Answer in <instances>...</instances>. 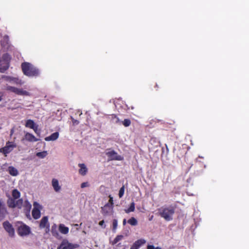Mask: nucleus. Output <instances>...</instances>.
<instances>
[{"label":"nucleus","mask_w":249,"mask_h":249,"mask_svg":"<svg viewBox=\"0 0 249 249\" xmlns=\"http://www.w3.org/2000/svg\"><path fill=\"white\" fill-rule=\"evenodd\" d=\"M22 71L24 75L28 77L39 76V70L30 63L24 62L21 65Z\"/></svg>","instance_id":"f257e3e1"},{"label":"nucleus","mask_w":249,"mask_h":249,"mask_svg":"<svg viewBox=\"0 0 249 249\" xmlns=\"http://www.w3.org/2000/svg\"><path fill=\"white\" fill-rule=\"evenodd\" d=\"M175 213V208L172 207L163 208L160 212V215L166 221H169L173 219V215Z\"/></svg>","instance_id":"f03ea898"},{"label":"nucleus","mask_w":249,"mask_h":249,"mask_svg":"<svg viewBox=\"0 0 249 249\" xmlns=\"http://www.w3.org/2000/svg\"><path fill=\"white\" fill-rule=\"evenodd\" d=\"M20 225L18 226L17 229V232L20 236H25L28 235L31 233L30 228L23 223L22 222H18Z\"/></svg>","instance_id":"7ed1b4c3"},{"label":"nucleus","mask_w":249,"mask_h":249,"mask_svg":"<svg viewBox=\"0 0 249 249\" xmlns=\"http://www.w3.org/2000/svg\"><path fill=\"white\" fill-rule=\"evenodd\" d=\"M16 147H17V144L14 142L8 141L6 142L4 147L0 148V152L6 157L7 154L10 153Z\"/></svg>","instance_id":"20e7f679"},{"label":"nucleus","mask_w":249,"mask_h":249,"mask_svg":"<svg viewBox=\"0 0 249 249\" xmlns=\"http://www.w3.org/2000/svg\"><path fill=\"white\" fill-rule=\"evenodd\" d=\"M6 90L10 91L17 95L22 96H30V93L29 92L23 90L22 89H18L12 86H7Z\"/></svg>","instance_id":"39448f33"},{"label":"nucleus","mask_w":249,"mask_h":249,"mask_svg":"<svg viewBox=\"0 0 249 249\" xmlns=\"http://www.w3.org/2000/svg\"><path fill=\"white\" fill-rule=\"evenodd\" d=\"M77 247L76 244H73L70 243L67 239L62 240L60 245L58 246L57 249H74Z\"/></svg>","instance_id":"423d86ee"},{"label":"nucleus","mask_w":249,"mask_h":249,"mask_svg":"<svg viewBox=\"0 0 249 249\" xmlns=\"http://www.w3.org/2000/svg\"><path fill=\"white\" fill-rule=\"evenodd\" d=\"M3 227L4 230L8 233L10 237H14L15 235V230L12 225L8 221H4L3 224Z\"/></svg>","instance_id":"0eeeda50"},{"label":"nucleus","mask_w":249,"mask_h":249,"mask_svg":"<svg viewBox=\"0 0 249 249\" xmlns=\"http://www.w3.org/2000/svg\"><path fill=\"white\" fill-rule=\"evenodd\" d=\"M34 208L32 211V216L35 219H37L40 217L41 206L36 202H35L33 204Z\"/></svg>","instance_id":"6e6552de"},{"label":"nucleus","mask_w":249,"mask_h":249,"mask_svg":"<svg viewBox=\"0 0 249 249\" xmlns=\"http://www.w3.org/2000/svg\"><path fill=\"white\" fill-rule=\"evenodd\" d=\"M106 155L111 160H122L123 159V158L121 156L118 155L117 153L114 150H110L107 152Z\"/></svg>","instance_id":"1a4fd4ad"},{"label":"nucleus","mask_w":249,"mask_h":249,"mask_svg":"<svg viewBox=\"0 0 249 249\" xmlns=\"http://www.w3.org/2000/svg\"><path fill=\"white\" fill-rule=\"evenodd\" d=\"M113 207L110 206L107 204H106L103 207H101V213L104 215H108L112 214L113 213Z\"/></svg>","instance_id":"9d476101"},{"label":"nucleus","mask_w":249,"mask_h":249,"mask_svg":"<svg viewBox=\"0 0 249 249\" xmlns=\"http://www.w3.org/2000/svg\"><path fill=\"white\" fill-rule=\"evenodd\" d=\"M7 212L4 206V204L1 200H0V221L2 220Z\"/></svg>","instance_id":"9b49d317"},{"label":"nucleus","mask_w":249,"mask_h":249,"mask_svg":"<svg viewBox=\"0 0 249 249\" xmlns=\"http://www.w3.org/2000/svg\"><path fill=\"white\" fill-rule=\"evenodd\" d=\"M78 166L80 167L79 170V174L84 176L88 172V168L84 163H79Z\"/></svg>","instance_id":"f8f14e48"},{"label":"nucleus","mask_w":249,"mask_h":249,"mask_svg":"<svg viewBox=\"0 0 249 249\" xmlns=\"http://www.w3.org/2000/svg\"><path fill=\"white\" fill-rule=\"evenodd\" d=\"M46 227H49V224L48 223V218L47 216H44L42 217L40 222L39 227L41 229H43Z\"/></svg>","instance_id":"ddd939ff"},{"label":"nucleus","mask_w":249,"mask_h":249,"mask_svg":"<svg viewBox=\"0 0 249 249\" xmlns=\"http://www.w3.org/2000/svg\"><path fill=\"white\" fill-rule=\"evenodd\" d=\"M24 139L26 141L30 142H36L38 141V139L36 138L32 134L29 132H27L25 134Z\"/></svg>","instance_id":"4468645a"},{"label":"nucleus","mask_w":249,"mask_h":249,"mask_svg":"<svg viewBox=\"0 0 249 249\" xmlns=\"http://www.w3.org/2000/svg\"><path fill=\"white\" fill-rule=\"evenodd\" d=\"M52 186L54 190L56 192H59L61 189V186L59 185V182L57 179L53 178L52 181Z\"/></svg>","instance_id":"2eb2a0df"},{"label":"nucleus","mask_w":249,"mask_h":249,"mask_svg":"<svg viewBox=\"0 0 249 249\" xmlns=\"http://www.w3.org/2000/svg\"><path fill=\"white\" fill-rule=\"evenodd\" d=\"M59 137V133L55 132L52 133L50 136L47 137L45 138L46 141H55L58 139Z\"/></svg>","instance_id":"dca6fc26"},{"label":"nucleus","mask_w":249,"mask_h":249,"mask_svg":"<svg viewBox=\"0 0 249 249\" xmlns=\"http://www.w3.org/2000/svg\"><path fill=\"white\" fill-rule=\"evenodd\" d=\"M9 68L8 64L4 61L0 60V72L1 73L4 72Z\"/></svg>","instance_id":"f3484780"},{"label":"nucleus","mask_w":249,"mask_h":249,"mask_svg":"<svg viewBox=\"0 0 249 249\" xmlns=\"http://www.w3.org/2000/svg\"><path fill=\"white\" fill-rule=\"evenodd\" d=\"M59 231L64 234H66L69 232V228L65 226L63 224H60L59 226Z\"/></svg>","instance_id":"a211bd4d"},{"label":"nucleus","mask_w":249,"mask_h":249,"mask_svg":"<svg viewBox=\"0 0 249 249\" xmlns=\"http://www.w3.org/2000/svg\"><path fill=\"white\" fill-rule=\"evenodd\" d=\"M9 173L13 176H16L18 175V170L13 166H9L8 168Z\"/></svg>","instance_id":"6ab92c4d"},{"label":"nucleus","mask_w":249,"mask_h":249,"mask_svg":"<svg viewBox=\"0 0 249 249\" xmlns=\"http://www.w3.org/2000/svg\"><path fill=\"white\" fill-rule=\"evenodd\" d=\"M109 119L113 123L118 124L121 122L119 118L115 114L110 115Z\"/></svg>","instance_id":"aec40b11"},{"label":"nucleus","mask_w":249,"mask_h":249,"mask_svg":"<svg viewBox=\"0 0 249 249\" xmlns=\"http://www.w3.org/2000/svg\"><path fill=\"white\" fill-rule=\"evenodd\" d=\"M16 201L12 198H9L7 201V205L9 208H14L16 207Z\"/></svg>","instance_id":"412c9836"},{"label":"nucleus","mask_w":249,"mask_h":249,"mask_svg":"<svg viewBox=\"0 0 249 249\" xmlns=\"http://www.w3.org/2000/svg\"><path fill=\"white\" fill-rule=\"evenodd\" d=\"M12 198L17 199L20 197V193L17 189H14L12 192Z\"/></svg>","instance_id":"4be33fe9"},{"label":"nucleus","mask_w":249,"mask_h":249,"mask_svg":"<svg viewBox=\"0 0 249 249\" xmlns=\"http://www.w3.org/2000/svg\"><path fill=\"white\" fill-rule=\"evenodd\" d=\"M35 125H36V124H35V122H34V121H33L32 120H31V119L28 120L26 121V124H25V126L26 127H29L31 129L34 128V126Z\"/></svg>","instance_id":"5701e85b"},{"label":"nucleus","mask_w":249,"mask_h":249,"mask_svg":"<svg viewBox=\"0 0 249 249\" xmlns=\"http://www.w3.org/2000/svg\"><path fill=\"white\" fill-rule=\"evenodd\" d=\"M23 207L24 211H25L27 212H29L31 209L32 205L28 202V201L26 200L25 201L24 203L23 204Z\"/></svg>","instance_id":"b1692460"},{"label":"nucleus","mask_w":249,"mask_h":249,"mask_svg":"<svg viewBox=\"0 0 249 249\" xmlns=\"http://www.w3.org/2000/svg\"><path fill=\"white\" fill-rule=\"evenodd\" d=\"M135 204L134 202L131 203L130 205L127 209H125L124 211L126 213H128L130 212H133L135 210Z\"/></svg>","instance_id":"393cba45"},{"label":"nucleus","mask_w":249,"mask_h":249,"mask_svg":"<svg viewBox=\"0 0 249 249\" xmlns=\"http://www.w3.org/2000/svg\"><path fill=\"white\" fill-rule=\"evenodd\" d=\"M127 223L131 226H136L138 225V221L134 217H131L128 220Z\"/></svg>","instance_id":"a878e982"},{"label":"nucleus","mask_w":249,"mask_h":249,"mask_svg":"<svg viewBox=\"0 0 249 249\" xmlns=\"http://www.w3.org/2000/svg\"><path fill=\"white\" fill-rule=\"evenodd\" d=\"M146 241L144 239H139L136 241L134 244L136 245L138 248H139L142 245L145 243Z\"/></svg>","instance_id":"bb28decb"},{"label":"nucleus","mask_w":249,"mask_h":249,"mask_svg":"<svg viewBox=\"0 0 249 249\" xmlns=\"http://www.w3.org/2000/svg\"><path fill=\"white\" fill-rule=\"evenodd\" d=\"M124 238L123 235H118L114 238L113 241H112V244L115 245L117 244L119 241L121 240Z\"/></svg>","instance_id":"cd10ccee"},{"label":"nucleus","mask_w":249,"mask_h":249,"mask_svg":"<svg viewBox=\"0 0 249 249\" xmlns=\"http://www.w3.org/2000/svg\"><path fill=\"white\" fill-rule=\"evenodd\" d=\"M23 199H19L18 200L16 201L15 204L16 205V207H18V209H21L23 206Z\"/></svg>","instance_id":"c85d7f7f"},{"label":"nucleus","mask_w":249,"mask_h":249,"mask_svg":"<svg viewBox=\"0 0 249 249\" xmlns=\"http://www.w3.org/2000/svg\"><path fill=\"white\" fill-rule=\"evenodd\" d=\"M121 123L125 127H128L131 124V121L128 119H125L123 121H122Z\"/></svg>","instance_id":"c756f323"},{"label":"nucleus","mask_w":249,"mask_h":249,"mask_svg":"<svg viewBox=\"0 0 249 249\" xmlns=\"http://www.w3.org/2000/svg\"><path fill=\"white\" fill-rule=\"evenodd\" d=\"M118 226V221L117 219H114L112 221V231L114 232L116 231Z\"/></svg>","instance_id":"7c9ffc66"},{"label":"nucleus","mask_w":249,"mask_h":249,"mask_svg":"<svg viewBox=\"0 0 249 249\" xmlns=\"http://www.w3.org/2000/svg\"><path fill=\"white\" fill-rule=\"evenodd\" d=\"M47 155V153L46 151H43V152H38L37 154H36V156L38 157H40V158H43L44 157H45Z\"/></svg>","instance_id":"2f4dec72"},{"label":"nucleus","mask_w":249,"mask_h":249,"mask_svg":"<svg viewBox=\"0 0 249 249\" xmlns=\"http://www.w3.org/2000/svg\"><path fill=\"white\" fill-rule=\"evenodd\" d=\"M124 186L123 185L119 190V196L120 198H121L124 195Z\"/></svg>","instance_id":"473e14b6"},{"label":"nucleus","mask_w":249,"mask_h":249,"mask_svg":"<svg viewBox=\"0 0 249 249\" xmlns=\"http://www.w3.org/2000/svg\"><path fill=\"white\" fill-rule=\"evenodd\" d=\"M108 197L109 198V199L108 202L107 203V204L109 205L110 206L111 205L112 207H114V202H113V197L111 195H109L108 196Z\"/></svg>","instance_id":"72a5a7b5"},{"label":"nucleus","mask_w":249,"mask_h":249,"mask_svg":"<svg viewBox=\"0 0 249 249\" xmlns=\"http://www.w3.org/2000/svg\"><path fill=\"white\" fill-rule=\"evenodd\" d=\"M89 184L88 182H83L81 184V187L82 188H84L85 187H89Z\"/></svg>","instance_id":"f704fd0d"},{"label":"nucleus","mask_w":249,"mask_h":249,"mask_svg":"<svg viewBox=\"0 0 249 249\" xmlns=\"http://www.w3.org/2000/svg\"><path fill=\"white\" fill-rule=\"evenodd\" d=\"M71 120H72V124L74 125L78 124L79 123V122L78 120H75V119H74V118H73L72 117H71Z\"/></svg>","instance_id":"c9c22d12"},{"label":"nucleus","mask_w":249,"mask_h":249,"mask_svg":"<svg viewBox=\"0 0 249 249\" xmlns=\"http://www.w3.org/2000/svg\"><path fill=\"white\" fill-rule=\"evenodd\" d=\"M16 79V80L15 81V82L17 84L21 85L23 84V82L21 80H18V79Z\"/></svg>","instance_id":"e433bc0d"},{"label":"nucleus","mask_w":249,"mask_h":249,"mask_svg":"<svg viewBox=\"0 0 249 249\" xmlns=\"http://www.w3.org/2000/svg\"><path fill=\"white\" fill-rule=\"evenodd\" d=\"M99 225L101 226H102L104 228H106V225H105V221L103 220L99 222Z\"/></svg>","instance_id":"4c0bfd02"},{"label":"nucleus","mask_w":249,"mask_h":249,"mask_svg":"<svg viewBox=\"0 0 249 249\" xmlns=\"http://www.w3.org/2000/svg\"><path fill=\"white\" fill-rule=\"evenodd\" d=\"M138 247H137L134 244H133L130 248V249H138Z\"/></svg>","instance_id":"58836bf2"},{"label":"nucleus","mask_w":249,"mask_h":249,"mask_svg":"<svg viewBox=\"0 0 249 249\" xmlns=\"http://www.w3.org/2000/svg\"><path fill=\"white\" fill-rule=\"evenodd\" d=\"M155 248L153 245H148L147 249H155Z\"/></svg>","instance_id":"ea45409f"},{"label":"nucleus","mask_w":249,"mask_h":249,"mask_svg":"<svg viewBox=\"0 0 249 249\" xmlns=\"http://www.w3.org/2000/svg\"><path fill=\"white\" fill-rule=\"evenodd\" d=\"M34 131L36 133H37V125H36L35 126H34V128H32Z\"/></svg>","instance_id":"a19ab883"},{"label":"nucleus","mask_w":249,"mask_h":249,"mask_svg":"<svg viewBox=\"0 0 249 249\" xmlns=\"http://www.w3.org/2000/svg\"><path fill=\"white\" fill-rule=\"evenodd\" d=\"M126 219H124L123 221V225L124 226L126 224Z\"/></svg>","instance_id":"79ce46f5"},{"label":"nucleus","mask_w":249,"mask_h":249,"mask_svg":"<svg viewBox=\"0 0 249 249\" xmlns=\"http://www.w3.org/2000/svg\"><path fill=\"white\" fill-rule=\"evenodd\" d=\"M2 96L3 93L2 92H0V101L2 100Z\"/></svg>","instance_id":"37998d69"},{"label":"nucleus","mask_w":249,"mask_h":249,"mask_svg":"<svg viewBox=\"0 0 249 249\" xmlns=\"http://www.w3.org/2000/svg\"><path fill=\"white\" fill-rule=\"evenodd\" d=\"M155 87L156 88H157V89H156L157 90H158V89H159V86H158V85L157 84H156Z\"/></svg>","instance_id":"c03bdc74"},{"label":"nucleus","mask_w":249,"mask_h":249,"mask_svg":"<svg viewBox=\"0 0 249 249\" xmlns=\"http://www.w3.org/2000/svg\"><path fill=\"white\" fill-rule=\"evenodd\" d=\"M13 132H14V129H12L11 130V131H10V133H11V134H10V135H12L13 134Z\"/></svg>","instance_id":"a18cd8bd"},{"label":"nucleus","mask_w":249,"mask_h":249,"mask_svg":"<svg viewBox=\"0 0 249 249\" xmlns=\"http://www.w3.org/2000/svg\"><path fill=\"white\" fill-rule=\"evenodd\" d=\"M155 249H161V248L160 247H156V248H155Z\"/></svg>","instance_id":"49530a36"}]
</instances>
